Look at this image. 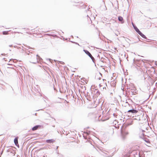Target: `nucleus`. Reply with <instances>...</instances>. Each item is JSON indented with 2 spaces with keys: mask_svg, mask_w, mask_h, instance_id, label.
Masks as SVG:
<instances>
[{
  "mask_svg": "<svg viewBox=\"0 0 157 157\" xmlns=\"http://www.w3.org/2000/svg\"><path fill=\"white\" fill-rule=\"evenodd\" d=\"M133 60L134 61L135 60V59H133Z\"/></svg>",
  "mask_w": 157,
  "mask_h": 157,
  "instance_id": "obj_28",
  "label": "nucleus"
},
{
  "mask_svg": "<svg viewBox=\"0 0 157 157\" xmlns=\"http://www.w3.org/2000/svg\"><path fill=\"white\" fill-rule=\"evenodd\" d=\"M18 137H16L14 139V143L17 146L18 145L19 146L18 142Z\"/></svg>",
  "mask_w": 157,
  "mask_h": 157,
  "instance_id": "obj_12",
  "label": "nucleus"
},
{
  "mask_svg": "<svg viewBox=\"0 0 157 157\" xmlns=\"http://www.w3.org/2000/svg\"><path fill=\"white\" fill-rule=\"evenodd\" d=\"M113 115L114 116V113H113Z\"/></svg>",
  "mask_w": 157,
  "mask_h": 157,
  "instance_id": "obj_27",
  "label": "nucleus"
},
{
  "mask_svg": "<svg viewBox=\"0 0 157 157\" xmlns=\"http://www.w3.org/2000/svg\"><path fill=\"white\" fill-rule=\"evenodd\" d=\"M145 132L144 130H142L141 129H140V136L141 138H143L144 137V132Z\"/></svg>",
  "mask_w": 157,
  "mask_h": 157,
  "instance_id": "obj_6",
  "label": "nucleus"
},
{
  "mask_svg": "<svg viewBox=\"0 0 157 157\" xmlns=\"http://www.w3.org/2000/svg\"><path fill=\"white\" fill-rule=\"evenodd\" d=\"M132 154L133 155H135V157H144L143 155H141L140 152H136L135 151H133L131 150H129L128 151L127 150V151L126 152H125L123 154V156L122 157H129L130 156V154Z\"/></svg>",
  "mask_w": 157,
  "mask_h": 157,
  "instance_id": "obj_1",
  "label": "nucleus"
},
{
  "mask_svg": "<svg viewBox=\"0 0 157 157\" xmlns=\"http://www.w3.org/2000/svg\"><path fill=\"white\" fill-rule=\"evenodd\" d=\"M87 95H88V92H87Z\"/></svg>",
  "mask_w": 157,
  "mask_h": 157,
  "instance_id": "obj_26",
  "label": "nucleus"
},
{
  "mask_svg": "<svg viewBox=\"0 0 157 157\" xmlns=\"http://www.w3.org/2000/svg\"><path fill=\"white\" fill-rule=\"evenodd\" d=\"M101 117V115L98 117V120L99 121H104L106 120H108L109 118V113H108V112L107 113L106 116H103L101 119L100 118Z\"/></svg>",
  "mask_w": 157,
  "mask_h": 157,
  "instance_id": "obj_2",
  "label": "nucleus"
},
{
  "mask_svg": "<svg viewBox=\"0 0 157 157\" xmlns=\"http://www.w3.org/2000/svg\"><path fill=\"white\" fill-rule=\"evenodd\" d=\"M128 113H136L138 112V111L133 109L128 110Z\"/></svg>",
  "mask_w": 157,
  "mask_h": 157,
  "instance_id": "obj_8",
  "label": "nucleus"
},
{
  "mask_svg": "<svg viewBox=\"0 0 157 157\" xmlns=\"http://www.w3.org/2000/svg\"><path fill=\"white\" fill-rule=\"evenodd\" d=\"M100 73V74L101 75V76H102V75H101L102 74L100 73Z\"/></svg>",
  "mask_w": 157,
  "mask_h": 157,
  "instance_id": "obj_21",
  "label": "nucleus"
},
{
  "mask_svg": "<svg viewBox=\"0 0 157 157\" xmlns=\"http://www.w3.org/2000/svg\"><path fill=\"white\" fill-rule=\"evenodd\" d=\"M132 24V25L133 26L134 28L135 29V30H136V31L144 39H147V38L146 36L144 35L139 30V29H138V28L136 26H134L133 25V24Z\"/></svg>",
  "mask_w": 157,
  "mask_h": 157,
  "instance_id": "obj_3",
  "label": "nucleus"
},
{
  "mask_svg": "<svg viewBox=\"0 0 157 157\" xmlns=\"http://www.w3.org/2000/svg\"><path fill=\"white\" fill-rule=\"evenodd\" d=\"M71 102H72L74 104H76V102H75V100L74 99H73V100H71Z\"/></svg>",
  "mask_w": 157,
  "mask_h": 157,
  "instance_id": "obj_16",
  "label": "nucleus"
},
{
  "mask_svg": "<svg viewBox=\"0 0 157 157\" xmlns=\"http://www.w3.org/2000/svg\"><path fill=\"white\" fill-rule=\"evenodd\" d=\"M69 42H71L72 43H74L75 44H77V45H78L79 46V44L78 43H77L75 42H73V41H70V40H69Z\"/></svg>",
  "mask_w": 157,
  "mask_h": 157,
  "instance_id": "obj_17",
  "label": "nucleus"
},
{
  "mask_svg": "<svg viewBox=\"0 0 157 157\" xmlns=\"http://www.w3.org/2000/svg\"><path fill=\"white\" fill-rule=\"evenodd\" d=\"M98 93V94H99V92L98 91H97V93Z\"/></svg>",
  "mask_w": 157,
  "mask_h": 157,
  "instance_id": "obj_19",
  "label": "nucleus"
},
{
  "mask_svg": "<svg viewBox=\"0 0 157 157\" xmlns=\"http://www.w3.org/2000/svg\"><path fill=\"white\" fill-rule=\"evenodd\" d=\"M100 151H101L103 153L105 154V156L108 157H112L113 155H112V154L110 155H109L108 154V152L106 151L103 150V149H100Z\"/></svg>",
  "mask_w": 157,
  "mask_h": 157,
  "instance_id": "obj_5",
  "label": "nucleus"
},
{
  "mask_svg": "<svg viewBox=\"0 0 157 157\" xmlns=\"http://www.w3.org/2000/svg\"><path fill=\"white\" fill-rule=\"evenodd\" d=\"M91 59H92V61L94 63H95V59L94 58V57L92 56V55L91 56H90V57Z\"/></svg>",
  "mask_w": 157,
  "mask_h": 157,
  "instance_id": "obj_14",
  "label": "nucleus"
},
{
  "mask_svg": "<svg viewBox=\"0 0 157 157\" xmlns=\"http://www.w3.org/2000/svg\"><path fill=\"white\" fill-rule=\"evenodd\" d=\"M74 75V74H71V76H72Z\"/></svg>",
  "mask_w": 157,
  "mask_h": 157,
  "instance_id": "obj_20",
  "label": "nucleus"
},
{
  "mask_svg": "<svg viewBox=\"0 0 157 157\" xmlns=\"http://www.w3.org/2000/svg\"><path fill=\"white\" fill-rule=\"evenodd\" d=\"M118 20L119 21L121 22V23H124L123 19L122 17L120 16H119L118 17Z\"/></svg>",
  "mask_w": 157,
  "mask_h": 157,
  "instance_id": "obj_11",
  "label": "nucleus"
},
{
  "mask_svg": "<svg viewBox=\"0 0 157 157\" xmlns=\"http://www.w3.org/2000/svg\"><path fill=\"white\" fill-rule=\"evenodd\" d=\"M71 97H72L74 98V96H73L72 95H71Z\"/></svg>",
  "mask_w": 157,
  "mask_h": 157,
  "instance_id": "obj_23",
  "label": "nucleus"
},
{
  "mask_svg": "<svg viewBox=\"0 0 157 157\" xmlns=\"http://www.w3.org/2000/svg\"><path fill=\"white\" fill-rule=\"evenodd\" d=\"M101 79V78L100 77H99V79Z\"/></svg>",
  "mask_w": 157,
  "mask_h": 157,
  "instance_id": "obj_22",
  "label": "nucleus"
},
{
  "mask_svg": "<svg viewBox=\"0 0 157 157\" xmlns=\"http://www.w3.org/2000/svg\"><path fill=\"white\" fill-rule=\"evenodd\" d=\"M55 142V140L53 139L50 140H46V142L47 143H53Z\"/></svg>",
  "mask_w": 157,
  "mask_h": 157,
  "instance_id": "obj_10",
  "label": "nucleus"
},
{
  "mask_svg": "<svg viewBox=\"0 0 157 157\" xmlns=\"http://www.w3.org/2000/svg\"><path fill=\"white\" fill-rule=\"evenodd\" d=\"M121 135L123 139L125 138V136L128 134V132L125 129H122L121 131Z\"/></svg>",
  "mask_w": 157,
  "mask_h": 157,
  "instance_id": "obj_4",
  "label": "nucleus"
},
{
  "mask_svg": "<svg viewBox=\"0 0 157 157\" xmlns=\"http://www.w3.org/2000/svg\"><path fill=\"white\" fill-rule=\"evenodd\" d=\"M131 124H132V123H129L128 124V125H127V126L130 125H131Z\"/></svg>",
  "mask_w": 157,
  "mask_h": 157,
  "instance_id": "obj_18",
  "label": "nucleus"
},
{
  "mask_svg": "<svg viewBox=\"0 0 157 157\" xmlns=\"http://www.w3.org/2000/svg\"><path fill=\"white\" fill-rule=\"evenodd\" d=\"M41 127L42 126L40 125H37L33 127L32 128V130L33 131H35L37 129L41 128Z\"/></svg>",
  "mask_w": 157,
  "mask_h": 157,
  "instance_id": "obj_7",
  "label": "nucleus"
},
{
  "mask_svg": "<svg viewBox=\"0 0 157 157\" xmlns=\"http://www.w3.org/2000/svg\"><path fill=\"white\" fill-rule=\"evenodd\" d=\"M137 42H134V43H137Z\"/></svg>",
  "mask_w": 157,
  "mask_h": 157,
  "instance_id": "obj_24",
  "label": "nucleus"
},
{
  "mask_svg": "<svg viewBox=\"0 0 157 157\" xmlns=\"http://www.w3.org/2000/svg\"><path fill=\"white\" fill-rule=\"evenodd\" d=\"M83 51L89 57H90V56H91V54L88 51L85 49H83Z\"/></svg>",
  "mask_w": 157,
  "mask_h": 157,
  "instance_id": "obj_9",
  "label": "nucleus"
},
{
  "mask_svg": "<svg viewBox=\"0 0 157 157\" xmlns=\"http://www.w3.org/2000/svg\"><path fill=\"white\" fill-rule=\"evenodd\" d=\"M104 113V111H103L102 113Z\"/></svg>",
  "mask_w": 157,
  "mask_h": 157,
  "instance_id": "obj_25",
  "label": "nucleus"
},
{
  "mask_svg": "<svg viewBox=\"0 0 157 157\" xmlns=\"http://www.w3.org/2000/svg\"><path fill=\"white\" fill-rule=\"evenodd\" d=\"M3 35L8 34V31H5L3 32Z\"/></svg>",
  "mask_w": 157,
  "mask_h": 157,
  "instance_id": "obj_15",
  "label": "nucleus"
},
{
  "mask_svg": "<svg viewBox=\"0 0 157 157\" xmlns=\"http://www.w3.org/2000/svg\"><path fill=\"white\" fill-rule=\"evenodd\" d=\"M63 101L64 100L63 99L58 98L56 100V102L58 103H61L62 101Z\"/></svg>",
  "mask_w": 157,
  "mask_h": 157,
  "instance_id": "obj_13",
  "label": "nucleus"
}]
</instances>
